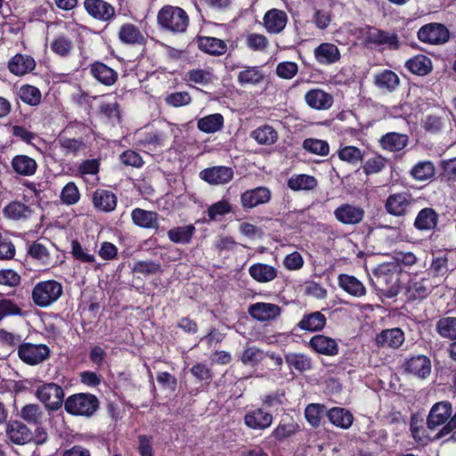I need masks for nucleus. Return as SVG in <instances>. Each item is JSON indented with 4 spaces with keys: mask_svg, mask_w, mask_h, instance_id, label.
<instances>
[{
    "mask_svg": "<svg viewBox=\"0 0 456 456\" xmlns=\"http://www.w3.org/2000/svg\"><path fill=\"white\" fill-rule=\"evenodd\" d=\"M372 283L375 289L387 298L396 297L402 290L400 273L394 263H383L373 271Z\"/></svg>",
    "mask_w": 456,
    "mask_h": 456,
    "instance_id": "nucleus-1",
    "label": "nucleus"
},
{
    "mask_svg": "<svg viewBox=\"0 0 456 456\" xmlns=\"http://www.w3.org/2000/svg\"><path fill=\"white\" fill-rule=\"evenodd\" d=\"M157 24L164 32L172 35L183 34L189 27L190 17L182 7L165 4L157 13Z\"/></svg>",
    "mask_w": 456,
    "mask_h": 456,
    "instance_id": "nucleus-2",
    "label": "nucleus"
},
{
    "mask_svg": "<svg viewBox=\"0 0 456 456\" xmlns=\"http://www.w3.org/2000/svg\"><path fill=\"white\" fill-rule=\"evenodd\" d=\"M99 398L91 393H76L69 395L64 402V410L71 416L91 419L100 410Z\"/></svg>",
    "mask_w": 456,
    "mask_h": 456,
    "instance_id": "nucleus-3",
    "label": "nucleus"
},
{
    "mask_svg": "<svg viewBox=\"0 0 456 456\" xmlns=\"http://www.w3.org/2000/svg\"><path fill=\"white\" fill-rule=\"evenodd\" d=\"M360 33L362 37V43L367 47L386 46L389 50L400 48L399 37L395 32L367 25L361 28Z\"/></svg>",
    "mask_w": 456,
    "mask_h": 456,
    "instance_id": "nucleus-4",
    "label": "nucleus"
},
{
    "mask_svg": "<svg viewBox=\"0 0 456 456\" xmlns=\"http://www.w3.org/2000/svg\"><path fill=\"white\" fill-rule=\"evenodd\" d=\"M63 287L55 280L41 281L32 289L31 298L35 305L45 308L55 303L62 295Z\"/></svg>",
    "mask_w": 456,
    "mask_h": 456,
    "instance_id": "nucleus-5",
    "label": "nucleus"
},
{
    "mask_svg": "<svg viewBox=\"0 0 456 456\" xmlns=\"http://www.w3.org/2000/svg\"><path fill=\"white\" fill-rule=\"evenodd\" d=\"M18 357L27 365L36 366L51 356V349L45 344L23 342L18 348Z\"/></svg>",
    "mask_w": 456,
    "mask_h": 456,
    "instance_id": "nucleus-6",
    "label": "nucleus"
},
{
    "mask_svg": "<svg viewBox=\"0 0 456 456\" xmlns=\"http://www.w3.org/2000/svg\"><path fill=\"white\" fill-rule=\"evenodd\" d=\"M450 30L448 28L439 22H430L423 25L417 32V37L422 43L440 45L450 40Z\"/></svg>",
    "mask_w": 456,
    "mask_h": 456,
    "instance_id": "nucleus-7",
    "label": "nucleus"
},
{
    "mask_svg": "<svg viewBox=\"0 0 456 456\" xmlns=\"http://www.w3.org/2000/svg\"><path fill=\"white\" fill-rule=\"evenodd\" d=\"M64 395L63 388L53 382L39 386L36 391L37 399L51 411H57L64 406Z\"/></svg>",
    "mask_w": 456,
    "mask_h": 456,
    "instance_id": "nucleus-8",
    "label": "nucleus"
},
{
    "mask_svg": "<svg viewBox=\"0 0 456 456\" xmlns=\"http://www.w3.org/2000/svg\"><path fill=\"white\" fill-rule=\"evenodd\" d=\"M415 200L410 192L403 191L390 194L385 201L387 213L394 216H404L411 212Z\"/></svg>",
    "mask_w": 456,
    "mask_h": 456,
    "instance_id": "nucleus-9",
    "label": "nucleus"
},
{
    "mask_svg": "<svg viewBox=\"0 0 456 456\" xmlns=\"http://www.w3.org/2000/svg\"><path fill=\"white\" fill-rule=\"evenodd\" d=\"M435 285L429 277H411L405 286V296L408 301H421L433 291Z\"/></svg>",
    "mask_w": 456,
    "mask_h": 456,
    "instance_id": "nucleus-10",
    "label": "nucleus"
},
{
    "mask_svg": "<svg viewBox=\"0 0 456 456\" xmlns=\"http://www.w3.org/2000/svg\"><path fill=\"white\" fill-rule=\"evenodd\" d=\"M86 13L95 20L110 22L116 16L115 7L105 0H84Z\"/></svg>",
    "mask_w": 456,
    "mask_h": 456,
    "instance_id": "nucleus-11",
    "label": "nucleus"
},
{
    "mask_svg": "<svg viewBox=\"0 0 456 456\" xmlns=\"http://www.w3.org/2000/svg\"><path fill=\"white\" fill-rule=\"evenodd\" d=\"M243 422L249 429L264 431L272 426L273 415L265 411L261 406H253L246 411L243 417Z\"/></svg>",
    "mask_w": 456,
    "mask_h": 456,
    "instance_id": "nucleus-12",
    "label": "nucleus"
},
{
    "mask_svg": "<svg viewBox=\"0 0 456 456\" xmlns=\"http://www.w3.org/2000/svg\"><path fill=\"white\" fill-rule=\"evenodd\" d=\"M403 369L406 373L425 379L431 373L432 363L428 356L416 354L405 359L403 363Z\"/></svg>",
    "mask_w": 456,
    "mask_h": 456,
    "instance_id": "nucleus-13",
    "label": "nucleus"
},
{
    "mask_svg": "<svg viewBox=\"0 0 456 456\" xmlns=\"http://www.w3.org/2000/svg\"><path fill=\"white\" fill-rule=\"evenodd\" d=\"M5 434L8 440L17 445H25L34 440L32 431L20 420L11 419L7 421Z\"/></svg>",
    "mask_w": 456,
    "mask_h": 456,
    "instance_id": "nucleus-14",
    "label": "nucleus"
},
{
    "mask_svg": "<svg viewBox=\"0 0 456 456\" xmlns=\"http://www.w3.org/2000/svg\"><path fill=\"white\" fill-rule=\"evenodd\" d=\"M271 198L272 192L267 187L258 186L242 192L240 195V204L242 208L248 211L257 206L268 203Z\"/></svg>",
    "mask_w": 456,
    "mask_h": 456,
    "instance_id": "nucleus-15",
    "label": "nucleus"
},
{
    "mask_svg": "<svg viewBox=\"0 0 456 456\" xmlns=\"http://www.w3.org/2000/svg\"><path fill=\"white\" fill-rule=\"evenodd\" d=\"M91 201L97 212L111 213L117 208L118 197L110 190L97 188L92 193Z\"/></svg>",
    "mask_w": 456,
    "mask_h": 456,
    "instance_id": "nucleus-16",
    "label": "nucleus"
},
{
    "mask_svg": "<svg viewBox=\"0 0 456 456\" xmlns=\"http://www.w3.org/2000/svg\"><path fill=\"white\" fill-rule=\"evenodd\" d=\"M117 37L122 45H145L147 38L140 28L132 22L122 23L117 32Z\"/></svg>",
    "mask_w": 456,
    "mask_h": 456,
    "instance_id": "nucleus-17",
    "label": "nucleus"
},
{
    "mask_svg": "<svg viewBox=\"0 0 456 456\" xmlns=\"http://www.w3.org/2000/svg\"><path fill=\"white\" fill-rule=\"evenodd\" d=\"M233 169L226 166H214L200 171V177L212 185L225 184L233 179Z\"/></svg>",
    "mask_w": 456,
    "mask_h": 456,
    "instance_id": "nucleus-18",
    "label": "nucleus"
},
{
    "mask_svg": "<svg viewBox=\"0 0 456 456\" xmlns=\"http://www.w3.org/2000/svg\"><path fill=\"white\" fill-rule=\"evenodd\" d=\"M365 215L364 209L360 206L344 203L334 210L335 218L341 224L354 225L360 224Z\"/></svg>",
    "mask_w": 456,
    "mask_h": 456,
    "instance_id": "nucleus-19",
    "label": "nucleus"
},
{
    "mask_svg": "<svg viewBox=\"0 0 456 456\" xmlns=\"http://www.w3.org/2000/svg\"><path fill=\"white\" fill-rule=\"evenodd\" d=\"M248 314L254 320L264 322L275 320L279 317L281 314V308L280 305L275 304L257 302L249 305L248 307Z\"/></svg>",
    "mask_w": 456,
    "mask_h": 456,
    "instance_id": "nucleus-20",
    "label": "nucleus"
},
{
    "mask_svg": "<svg viewBox=\"0 0 456 456\" xmlns=\"http://www.w3.org/2000/svg\"><path fill=\"white\" fill-rule=\"evenodd\" d=\"M300 430V427L293 417L288 415L282 418L273 429L268 438L276 443H283L295 436Z\"/></svg>",
    "mask_w": 456,
    "mask_h": 456,
    "instance_id": "nucleus-21",
    "label": "nucleus"
},
{
    "mask_svg": "<svg viewBox=\"0 0 456 456\" xmlns=\"http://www.w3.org/2000/svg\"><path fill=\"white\" fill-rule=\"evenodd\" d=\"M89 74L100 84L105 86H111L118 79V73L116 69L109 67L100 61L92 62L89 67Z\"/></svg>",
    "mask_w": 456,
    "mask_h": 456,
    "instance_id": "nucleus-22",
    "label": "nucleus"
},
{
    "mask_svg": "<svg viewBox=\"0 0 456 456\" xmlns=\"http://www.w3.org/2000/svg\"><path fill=\"white\" fill-rule=\"evenodd\" d=\"M308 346L312 351L326 356L337 355L339 349L336 339L322 334L313 336L308 342Z\"/></svg>",
    "mask_w": 456,
    "mask_h": 456,
    "instance_id": "nucleus-23",
    "label": "nucleus"
},
{
    "mask_svg": "<svg viewBox=\"0 0 456 456\" xmlns=\"http://www.w3.org/2000/svg\"><path fill=\"white\" fill-rule=\"evenodd\" d=\"M288 23L287 13L280 9L268 10L263 18L264 28L269 34H280Z\"/></svg>",
    "mask_w": 456,
    "mask_h": 456,
    "instance_id": "nucleus-24",
    "label": "nucleus"
},
{
    "mask_svg": "<svg viewBox=\"0 0 456 456\" xmlns=\"http://www.w3.org/2000/svg\"><path fill=\"white\" fill-rule=\"evenodd\" d=\"M452 404L447 401L435 403L427 419V425L429 429H435L436 427L446 424L451 419Z\"/></svg>",
    "mask_w": 456,
    "mask_h": 456,
    "instance_id": "nucleus-25",
    "label": "nucleus"
},
{
    "mask_svg": "<svg viewBox=\"0 0 456 456\" xmlns=\"http://www.w3.org/2000/svg\"><path fill=\"white\" fill-rule=\"evenodd\" d=\"M131 218L134 224L140 228L155 231L159 228L160 215L156 211L135 208L131 212Z\"/></svg>",
    "mask_w": 456,
    "mask_h": 456,
    "instance_id": "nucleus-26",
    "label": "nucleus"
},
{
    "mask_svg": "<svg viewBox=\"0 0 456 456\" xmlns=\"http://www.w3.org/2000/svg\"><path fill=\"white\" fill-rule=\"evenodd\" d=\"M36 66L35 59L28 54L23 53H16L7 63V69L10 73L17 77H22L32 72Z\"/></svg>",
    "mask_w": 456,
    "mask_h": 456,
    "instance_id": "nucleus-27",
    "label": "nucleus"
},
{
    "mask_svg": "<svg viewBox=\"0 0 456 456\" xmlns=\"http://www.w3.org/2000/svg\"><path fill=\"white\" fill-rule=\"evenodd\" d=\"M306 104L317 110H329L334 102L333 96L320 88H313L308 90L304 96Z\"/></svg>",
    "mask_w": 456,
    "mask_h": 456,
    "instance_id": "nucleus-28",
    "label": "nucleus"
},
{
    "mask_svg": "<svg viewBox=\"0 0 456 456\" xmlns=\"http://www.w3.org/2000/svg\"><path fill=\"white\" fill-rule=\"evenodd\" d=\"M439 222V214L430 207L420 209L413 222V226L419 232L434 231Z\"/></svg>",
    "mask_w": 456,
    "mask_h": 456,
    "instance_id": "nucleus-29",
    "label": "nucleus"
},
{
    "mask_svg": "<svg viewBox=\"0 0 456 456\" xmlns=\"http://www.w3.org/2000/svg\"><path fill=\"white\" fill-rule=\"evenodd\" d=\"M135 140L137 147L154 151L164 145L166 134L159 130H145L137 133Z\"/></svg>",
    "mask_w": 456,
    "mask_h": 456,
    "instance_id": "nucleus-30",
    "label": "nucleus"
},
{
    "mask_svg": "<svg viewBox=\"0 0 456 456\" xmlns=\"http://www.w3.org/2000/svg\"><path fill=\"white\" fill-rule=\"evenodd\" d=\"M314 55L318 63L331 65L338 62L340 58L338 47L332 43H322L314 50Z\"/></svg>",
    "mask_w": 456,
    "mask_h": 456,
    "instance_id": "nucleus-31",
    "label": "nucleus"
},
{
    "mask_svg": "<svg viewBox=\"0 0 456 456\" xmlns=\"http://www.w3.org/2000/svg\"><path fill=\"white\" fill-rule=\"evenodd\" d=\"M261 407L271 414L284 410L287 402L286 393L283 389H276L263 395L260 397Z\"/></svg>",
    "mask_w": 456,
    "mask_h": 456,
    "instance_id": "nucleus-32",
    "label": "nucleus"
},
{
    "mask_svg": "<svg viewBox=\"0 0 456 456\" xmlns=\"http://www.w3.org/2000/svg\"><path fill=\"white\" fill-rule=\"evenodd\" d=\"M327 324L326 316L320 311L305 314L297 324V329L307 332L322 331Z\"/></svg>",
    "mask_w": 456,
    "mask_h": 456,
    "instance_id": "nucleus-33",
    "label": "nucleus"
},
{
    "mask_svg": "<svg viewBox=\"0 0 456 456\" xmlns=\"http://www.w3.org/2000/svg\"><path fill=\"white\" fill-rule=\"evenodd\" d=\"M195 41L200 51L213 56L223 55L227 50L225 42L217 37L198 36Z\"/></svg>",
    "mask_w": 456,
    "mask_h": 456,
    "instance_id": "nucleus-34",
    "label": "nucleus"
},
{
    "mask_svg": "<svg viewBox=\"0 0 456 456\" xmlns=\"http://www.w3.org/2000/svg\"><path fill=\"white\" fill-rule=\"evenodd\" d=\"M405 340V335L402 329L392 328L383 330L376 336V343L380 346H387L391 348H399Z\"/></svg>",
    "mask_w": 456,
    "mask_h": 456,
    "instance_id": "nucleus-35",
    "label": "nucleus"
},
{
    "mask_svg": "<svg viewBox=\"0 0 456 456\" xmlns=\"http://www.w3.org/2000/svg\"><path fill=\"white\" fill-rule=\"evenodd\" d=\"M379 142L383 150L399 151L408 145L409 136L406 134L388 132L380 137Z\"/></svg>",
    "mask_w": 456,
    "mask_h": 456,
    "instance_id": "nucleus-36",
    "label": "nucleus"
},
{
    "mask_svg": "<svg viewBox=\"0 0 456 456\" xmlns=\"http://www.w3.org/2000/svg\"><path fill=\"white\" fill-rule=\"evenodd\" d=\"M326 417L330 422L341 429H348L354 422L351 411L342 407H332L326 411Z\"/></svg>",
    "mask_w": 456,
    "mask_h": 456,
    "instance_id": "nucleus-37",
    "label": "nucleus"
},
{
    "mask_svg": "<svg viewBox=\"0 0 456 456\" xmlns=\"http://www.w3.org/2000/svg\"><path fill=\"white\" fill-rule=\"evenodd\" d=\"M339 287L351 296L361 297L366 294V289L355 276L341 273L338 277Z\"/></svg>",
    "mask_w": 456,
    "mask_h": 456,
    "instance_id": "nucleus-38",
    "label": "nucleus"
},
{
    "mask_svg": "<svg viewBox=\"0 0 456 456\" xmlns=\"http://www.w3.org/2000/svg\"><path fill=\"white\" fill-rule=\"evenodd\" d=\"M12 168L15 173L23 176L35 175L37 169V161L27 155H16L11 161Z\"/></svg>",
    "mask_w": 456,
    "mask_h": 456,
    "instance_id": "nucleus-39",
    "label": "nucleus"
},
{
    "mask_svg": "<svg viewBox=\"0 0 456 456\" xmlns=\"http://www.w3.org/2000/svg\"><path fill=\"white\" fill-rule=\"evenodd\" d=\"M284 361L290 370H295L299 373L312 369V359L303 353L289 352L284 354Z\"/></svg>",
    "mask_w": 456,
    "mask_h": 456,
    "instance_id": "nucleus-40",
    "label": "nucleus"
},
{
    "mask_svg": "<svg viewBox=\"0 0 456 456\" xmlns=\"http://www.w3.org/2000/svg\"><path fill=\"white\" fill-rule=\"evenodd\" d=\"M400 84L398 75L391 69H384L374 77V85L380 90L392 93Z\"/></svg>",
    "mask_w": 456,
    "mask_h": 456,
    "instance_id": "nucleus-41",
    "label": "nucleus"
},
{
    "mask_svg": "<svg viewBox=\"0 0 456 456\" xmlns=\"http://www.w3.org/2000/svg\"><path fill=\"white\" fill-rule=\"evenodd\" d=\"M196 232L194 224H190L184 226H176L167 231V237L170 241L175 244L188 245L191 242Z\"/></svg>",
    "mask_w": 456,
    "mask_h": 456,
    "instance_id": "nucleus-42",
    "label": "nucleus"
},
{
    "mask_svg": "<svg viewBox=\"0 0 456 456\" xmlns=\"http://www.w3.org/2000/svg\"><path fill=\"white\" fill-rule=\"evenodd\" d=\"M405 68L412 74L426 76L432 71V61L424 54H417L405 62Z\"/></svg>",
    "mask_w": 456,
    "mask_h": 456,
    "instance_id": "nucleus-43",
    "label": "nucleus"
},
{
    "mask_svg": "<svg viewBox=\"0 0 456 456\" xmlns=\"http://www.w3.org/2000/svg\"><path fill=\"white\" fill-rule=\"evenodd\" d=\"M277 269L263 263L253 264L248 268L249 275L257 282L266 283L274 280L277 276Z\"/></svg>",
    "mask_w": 456,
    "mask_h": 456,
    "instance_id": "nucleus-44",
    "label": "nucleus"
},
{
    "mask_svg": "<svg viewBox=\"0 0 456 456\" xmlns=\"http://www.w3.org/2000/svg\"><path fill=\"white\" fill-rule=\"evenodd\" d=\"M27 257H30L43 266H49L52 257L49 249L39 240H36L28 245Z\"/></svg>",
    "mask_w": 456,
    "mask_h": 456,
    "instance_id": "nucleus-45",
    "label": "nucleus"
},
{
    "mask_svg": "<svg viewBox=\"0 0 456 456\" xmlns=\"http://www.w3.org/2000/svg\"><path fill=\"white\" fill-rule=\"evenodd\" d=\"M3 213L6 218L17 221L28 218L32 209L25 202L12 200L4 208Z\"/></svg>",
    "mask_w": 456,
    "mask_h": 456,
    "instance_id": "nucleus-46",
    "label": "nucleus"
},
{
    "mask_svg": "<svg viewBox=\"0 0 456 456\" xmlns=\"http://www.w3.org/2000/svg\"><path fill=\"white\" fill-rule=\"evenodd\" d=\"M250 137L260 145H273L279 138L277 131L271 125H263L250 133Z\"/></svg>",
    "mask_w": 456,
    "mask_h": 456,
    "instance_id": "nucleus-47",
    "label": "nucleus"
},
{
    "mask_svg": "<svg viewBox=\"0 0 456 456\" xmlns=\"http://www.w3.org/2000/svg\"><path fill=\"white\" fill-rule=\"evenodd\" d=\"M224 119L222 114L214 113L207 115L197 120V127L206 134H214L224 127Z\"/></svg>",
    "mask_w": 456,
    "mask_h": 456,
    "instance_id": "nucleus-48",
    "label": "nucleus"
},
{
    "mask_svg": "<svg viewBox=\"0 0 456 456\" xmlns=\"http://www.w3.org/2000/svg\"><path fill=\"white\" fill-rule=\"evenodd\" d=\"M265 79V73L257 66H248L240 71L237 81L240 86L259 85Z\"/></svg>",
    "mask_w": 456,
    "mask_h": 456,
    "instance_id": "nucleus-49",
    "label": "nucleus"
},
{
    "mask_svg": "<svg viewBox=\"0 0 456 456\" xmlns=\"http://www.w3.org/2000/svg\"><path fill=\"white\" fill-rule=\"evenodd\" d=\"M410 175L416 181L425 182L434 178L436 167L430 160L419 161L411 167Z\"/></svg>",
    "mask_w": 456,
    "mask_h": 456,
    "instance_id": "nucleus-50",
    "label": "nucleus"
},
{
    "mask_svg": "<svg viewBox=\"0 0 456 456\" xmlns=\"http://www.w3.org/2000/svg\"><path fill=\"white\" fill-rule=\"evenodd\" d=\"M288 187L292 191H310L314 189L318 183L314 175L300 174L293 175L288 180Z\"/></svg>",
    "mask_w": 456,
    "mask_h": 456,
    "instance_id": "nucleus-51",
    "label": "nucleus"
},
{
    "mask_svg": "<svg viewBox=\"0 0 456 456\" xmlns=\"http://www.w3.org/2000/svg\"><path fill=\"white\" fill-rule=\"evenodd\" d=\"M440 181L449 187L456 186V157L440 162Z\"/></svg>",
    "mask_w": 456,
    "mask_h": 456,
    "instance_id": "nucleus-52",
    "label": "nucleus"
},
{
    "mask_svg": "<svg viewBox=\"0 0 456 456\" xmlns=\"http://www.w3.org/2000/svg\"><path fill=\"white\" fill-rule=\"evenodd\" d=\"M237 208V207H233L231 204L229 200L223 198L210 205L207 209V214L210 220L215 221L219 216H224L230 213H235Z\"/></svg>",
    "mask_w": 456,
    "mask_h": 456,
    "instance_id": "nucleus-53",
    "label": "nucleus"
},
{
    "mask_svg": "<svg viewBox=\"0 0 456 456\" xmlns=\"http://www.w3.org/2000/svg\"><path fill=\"white\" fill-rule=\"evenodd\" d=\"M436 330L444 338L456 339V317L440 318L436 323Z\"/></svg>",
    "mask_w": 456,
    "mask_h": 456,
    "instance_id": "nucleus-54",
    "label": "nucleus"
},
{
    "mask_svg": "<svg viewBox=\"0 0 456 456\" xmlns=\"http://www.w3.org/2000/svg\"><path fill=\"white\" fill-rule=\"evenodd\" d=\"M215 76L212 71L204 69H192L186 72L185 80L187 82L195 83L202 86L212 84Z\"/></svg>",
    "mask_w": 456,
    "mask_h": 456,
    "instance_id": "nucleus-55",
    "label": "nucleus"
},
{
    "mask_svg": "<svg viewBox=\"0 0 456 456\" xmlns=\"http://www.w3.org/2000/svg\"><path fill=\"white\" fill-rule=\"evenodd\" d=\"M302 147L305 151L322 157H326L330 153L328 142L321 139L306 138L303 141Z\"/></svg>",
    "mask_w": 456,
    "mask_h": 456,
    "instance_id": "nucleus-56",
    "label": "nucleus"
},
{
    "mask_svg": "<svg viewBox=\"0 0 456 456\" xmlns=\"http://www.w3.org/2000/svg\"><path fill=\"white\" fill-rule=\"evenodd\" d=\"M50 48L56 55L68 57L73 49V42L69 37L60 35L51 42Z\"/></svg>",
    "mask_w": 456,
    "mask_h": 456,
    "instance_id": "nucleus-57",
    "label": "nucleus"
},
{
    "mask_svg": "<svg viewBox=\"0 0 456 456\" xmlns=\"http://www.w3.org/2000/svg\"><path fill=\"white\" fill-rule=\"evenodd\" d=\"M325 411L326 406L324 404L309 403L305 409V418L311 427L318 428Z\"/></svg>",
    "mask_w": 456,
    "mask_h": 456,
    "instance_id": "nucleus-58",
    "label": "nucleus"
},
{
    "mask_svg": "<svg viewBox=\"0 0 456 456\" xmlns=\"http://www.w3.org/2000/svg\"><path fill=\"white\" fill-rule=\"evenodd\" d=\"M61 148L64 151L65 155H77L80 151L86 148V144L83 138H69L61 136L59 139Z\"/></svg>",
    "mask_w": 456,
    "mask_h": 456,
    "instance_id": "nucleus-59",
    "label": "nucleus"
},
{
    "mask_svg": "<svg viewBox=\"0 0 456 456\" xmlns=\"http://www.w3.org/2000/svg\"><path fill=\"white\" fill-rule=\"evenodd\" d=\"M19 96L23 102L34 107L40 103L42 94L37 86L24 85L19 90Z\"/></svg>",
    "mask_w": 456,
    "mask_h": 456,
    "instance_id": "nucleus-60",
    "label": "nucleus"
},
{
    "mask_svg": "<svg viewBox=\"0 0 456 456\" xmlns=\"http://www.w3.org/2000/svg\"><path fill=\"white\" fill-rule=\"evenodd\" d=\"M338 157L344 162L356 165L359 161H362L363 153L356 146L346 145L338 151Z\"/></svg>",
    "mask_w": 456,
    "mask_h": 456,
    "instance_id": "nucleus-61",
    "label": "nucleus"
},
{
    "mask_svg": "<svg viewBox=\"0 0 456 456\" xmlns=\"http://www.w3.org/2000/svg\"><path fill=\"white\" fill-rule=\"evenodd\" d=\"M20 418L28 424L37 425L41 422L43 412L38 404L28 403L24 405L20 411Z\"/></svg>",
    "mask_w": 456,
    "mask_h": 456,
    "instance_id": "nucleus-62",
    "label": "nucleus"
},
{
    "mask_svg": "<svg viewBox=\"0 0 456 456\" xmlns=\"http://www.w3.org/2000/svg\"><path fill=\"white\" fill-rule=\"evenodd\" d=\"M81 198V194L78 187L74 182L67 183L60 195V199L61 202L67 206H71L77 204Z\"/></svg>",
    "mask_w": 456,
    "mask_h": 456,
    "instance_id": "nucleus-63",
    "label": "nucleus"
},
{
    "mask_svg": "<svg viewBox=\"0 0 456 456\" xmlns=\"http://www.w3.org/2000/svg\"><path fill=\"white\" fill-rule=\"evenodd\" d=\"M388 159L380 154H375L369 158L362 165V171L365 175H374L381 172L387 166Z\"/></svg>",
    "mask_w": 456,
    "mask_h": 456,
    "instance_id": "nucleus-64",
    "label": "nucleus"
}]
</instances>
